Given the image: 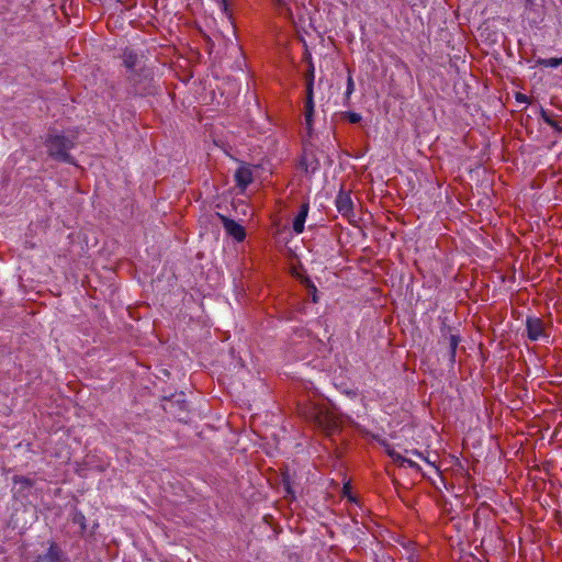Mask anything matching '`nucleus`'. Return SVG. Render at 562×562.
Here are the masks:
<instances>
[{"label":"nucleus","mask_w":562,"mask_h":562,"mask_svg":"<svg viewBox=\"0 0 562 562\" xmlns=\"http://www.w3.org/2000/svg\"><path fill=\"white\" fill-rule=\"evenodd\" d=\"M313 86H314V75L312 71L311 77L307 80V85H306V101L305 102H307V103H314Z\"/></svg>","instance_id":"12"},{"label":"nucleus","mask_w":562,"mask_h":562,"mask_svg":"<svg viewBox=\"0 0 562 562\" xmlns=\"http://www.w3.org/2000/svg\"><path fill=\"white\" fill-rule=\"evenodd\" d=\"M528 338L538 340L544 335L543 322L537 317H528L526 321Z\"/></svg>","instance_id":"6"},{"label":"nucleus","mask_w":562,"mask_h":562,"mask_svg":"<svg viewBox=\"0 0 562 562\" xmlns=\"http://www.w3.org/2000/svg\"><path fill=\"white\" fill-rule=\"evenodd\" d=\"M305 414L306 418H308L319 429L326 431L328 435L331 434L337 427V420L335 416L323 407L313 405L307 409Z\"/></svg>","instance_id":"2"},{"label":"nucleus","mask_w":562,"mask_h":562,"mask_svg":"<svg viewBox=\"0 0 562 562\" xmlns=\"http://www.w3.org/2000/svg\"><path fill=\"white\" fill-rule=\"evenodd\" d=\"M308 210H310V205L307 202L301 204L300 211L293 221V231L296 234L303 233L304 224H305L306 217L308 215Z\"/></svg>","instance_id":"8"},{"label":"nucleus","mask_w":562,"mask_h":562,"mask_svg":"<svg viewBox=\"0 0 562 562\" xmlns=\"http://www.w3.org/2000/svg\"><path fill=\"white\" fill-rule=\"evenodd\" d=\"M42 559L47 562H65L64 553L56 543L50 544Z\"/></svg>","instance_id":"9"},{"label":"nucleus","mask_w":562,"mask_h":562,"mask_svg":"<svg viewBox=\"0 0 562 562\" xmlns=\"http://www.w3.org/2000/svg\"><path fill=\"white\" fill-rule=\"evenodd\" d=\"M348 498H349L350 501H355V498H353L351 495H348Z\"/></svg>","instance_id":"25"},{"label":"nucleus","mask_w":562,"mask_h":562,"mask_svg":"<svg viewBox=\"0 0 562 562\" xmlns=\"http://www.w3.org/2000/svg\"><path fill=\"white\" fill-rule=\"evenodd\" d=\"M46 146L49 156L59 160L72 164V157L69 155V150L74 147V143L63 135H52L46 140Z\"/></svg>","instance_id":"1"},{"label":"nucleus","mask_w":562,"mask_h":562,"mask_svg":"<svg viewBox=\"0 0 562 562\" xmlns=\"http://www.w3.org/2000/svg\"><path fill=\"white\" fill-rule=\"evenodd\" d=\"M122 59H123V65L131 71V75L128 76V80L133 83L135 92L139 93V94L147 93L148 90L146 87H144V88L138 87V79H137L138 75L136 72L138 69L139 70L142 69L140 67H138L140 64L138 55L133 49L126 48L123 52Z\"/></svg>","instance_id":"3"},{"label":"nucleus","mask_w":562,"mask_h":562,"mask_svg":"<svg viewBox=\"0 0 562 562\" xmlns=\"http://www.w3.org/2000/svg\"><path fill=\"white\" fill-rule=\"evenodd\" d=\"M221 218V222L226 231V233L235 238L237 241H241L246 237V233L244 227L238 224L236 221L231 220L224 215L217 214Z\"/></svg>","instance_id":"5"},{"label":"nucleus","mask_w":562,"mask_h":562,"mask_svg":"<svg viewBox=\"0 0 562 562\" xmlns=\"http://www.w3.org/2000/svg\"><path fill=\"white\" fill-rule=\"evenodd\" d=\"M403 467H408V468H412V469L420 470V467L415 461H413L411 459H407V458H406V461H404V465Z\"/></svg>","instance_id":"20"},{"label":"nucleus","mask_w":562,"mask_h":562,"mask_svg":"<svg viewBox=\"0 0 562 562\" xmlns=\"http://www.w3.org/2000/svg\"><path fill=\"white\" fill-rule=\"evenodd\" d=\"M541 116L548 125H550L557 131L561 130L559 123L555 120H553L546 111H542Z\"/></svg>","instance_id":"17"},{"label":"nucleus","mask_w":562,"mask_h":562,"mask_svg":"<svg viewBox=\"0 0 562 562\" xmlns=\"http://www.w3.org/2000/svg\"><path fill=\"white\" fill-rule=\"evenodd\" d=\"M348 485H345V494L347 495V491H348Z\"/></svg>","instance_id":"24"},{"label":"nucleus","mask_w":562,"mask_h":562,"mask_svg":"<svg viewBox=\"0 0 562 562\" xmlns=\"http://www.w3.org/2000/svg\"><path fill=\"white\" fill-rule=\"evenodd\" d=\"M222 1H223V3H225V0H222Z\"/></svg>","instance_id":"26"},{"label":"nucleus","mask_w":562,"mask_h":562,"mask_svg":"<svg viewBox=\"0 0 562 562\" xmlns=\"http://www.w3.org/2000/svg\"><path fill=\"white\" fill-rule=\"evenodd\" d=\"M274 1L281 8L285 5V0H274Z\"/></svg>","instance_id":"22"},{"label":"nucleus","mask_w":562,"mask_h":562,"mask_svg":"<svg viewBox=\"0 0 562 562\" xmlns=\"http://www.w3.org/2000/svg\"><path fill=\"white\" fill-rule=\"evenodd\" d=\"M302 164L305 166L306 171H315L318 168L317 161H308L306 156H304Z\"/></svg>","instance_id":"19"},{"label":"nucleus","mask_w":562,"mask_h":562,"mask_svg":"<svg viewBox=\"0 0 562 562\" xmlns=\"http://www.w3.org/2000/svg\"><path fill=\"white\" fill-rule=\"evenodd\" d=\"M353 91H355V82H353L351 74L349 72L348 78H347L346 93H345L346 101H348L350 99V95L352 94Z\"/></svg>","instance_id":"15"},{"label":"nucleus","mask_w":562,"mask_h":562,"mask_svg":"<svg viewBox=\"0 0 562 562\" xmlns=\"http://www.w3.org/2000/svg\"><path fill=\"white\" fill-rule=\"evenodd\" d=\"M536 64L538 66H543V67H550V68H557L559 67L560 65H562V57L558 58V57H552V58H538L536 60Z\"/></svg>","instance_id":"10"},{"label":"nucleus","mask_w":562,"mask_h":562,"mask_svg":"<svg viewBox=\"0 0 562 562\" xmlns=\"http://www.w3.org/2000/svg\"><path fill=\"white\" fill-rule=\"evenodd\" d=\"M344 116H346L348 119V121L352 124H357L362 120L361 114L356 113V112H345Z\"/></svg>","instance_id":"18"},{"label":"nucleus","mask_w":562,"mask_h":562,"mask_svg":"<svg viewBox=\"0 0 562 562\" xmlns=\"http://www.w3.org/2000/svg\"><path fill=\"white\" fill-rule=\"evenodd\" d=\"M252 171L248 166H240L235 172L237 187L246 189L252 182Z\"/></svg>","instance_id":"7"},{"label":"nucleus","mask_w":562,"mask_h":562,"mask_svg":"<svg viewBox=\"0 0 562 562\" xmlns=\"http://www.w3.org/2000/svg\"><path fill=\"white\" fill-rule=\"evenodd\" d=\"M304 115H305L306 128H307L308 133H311L312 127H313L314 103L305 102V114Z\"/></svg>","instance_id":"11"},{"label":"nucleus","mask_w":562,"mask_h":562,"mask_svg":"<svg viewBox=\"0 0 562 562\" xmlns=\"http://www.w3.org/2000/svg\"><path fill=\"white\" fill-rule=\"evenodd\" d=\"M459 337L456 335H450L449 337V349H450V360L454 362L456 350L459 344Z\"/></svg>","instance_id":"13"},{"label":"nucleus","mask_w":562,"mask_h":562,"mask_svg":"<svg viewBox=\"0 0 562 562\" xmlns=\"http://www.w3.org/2000/svg\"><path fill=\"white\" fill-rule=\"evenodd\" d=\"M335 204L338 212L342 216L347 218L353 216V201L351 199L350 192L340 190L336 196Z\"/></svg>","instance_id":"4"},{"label":"nucleus","mask_w":562,"mask_h":562,"mask_svg":"<svg viewBox=\"0 0 562 562\" xmlns=\"http://www.w3.org/2000/svg\"><path fill=\"white\" fill-rule=\"evenodd\" d=\"M409 452H411L413 456H416V457H418L419 459H423V460H425V461H427V462H428V460L424 457V454H423L420 451H418V450H411Z\"/></svg>","instance_id":"21"},{"label":"nucleus","mask_w":562,"mask_h":562,"mask_svg":"<svg viewBox=\"0 0 562 562\" xmlns=\"http://www.w3.org/2000/svg\"><path fill=\"white\" fill-rule=\"evenodd\" d=\"M522 99L525 100V97H524V95H520V94H519V95L517 97V100H522Z\"/></svg>","instance_id":"23"},{"label":"nucleus","mask_w":562,"mask_h":562,"mask_svg":"<svg viewBox=\"0 0 562 562\" xmlns=\"http://www.w3.org/2000/svg\"><path fill=\"white\" fill-rule=\"evenodd\" d=\"M387 454L392 458V460L400 465H404V461H406V458L403 457L401 453L396 452L394 449H387Z\"/></svg>","instance_id":"16"},{"label":"nucleus","mask_w":562,"mask_h":562,"mask_svg":"<svg viewBox=\"0 0 562 562\" xmlns=\"http://www.w3.org/2000/svg\"><path fill=\"white\" fill-rule=\"evenodd\" d=\"M13 483L21 485L23 488H30L33 486V481L26 476L15 475L13 476Z\"/></svg>","instance_id":"14"}]
</instances>
